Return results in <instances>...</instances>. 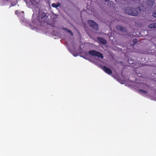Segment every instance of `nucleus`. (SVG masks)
Instances as JSON below:
<instances>
[{
  "label": "nucleus",
  "instance_id": "7ed1b4c3",
  "mask_svg": "<svg viewBox=\"0 0 156 156\" xmlns=\"http://www.w3.org/2000/svg\"><path fill=\"white\" fill-rule=\"evenodd\" d=\"M87 23L89 26L95 30H97L98 29V24L94 21L91 20H88Z\"/></svg>",
  "mask_w": 156,
  "mask_h": 156
},
{
  "label": "nucleus",
  "instance_id": "9b49d317",
  "mask_svg": "<svg viewBox=\"0 0 156 156\" xmlns=\"http://www.w3.org/2000/svg\"><path fill=\"white\" fill-rule=\"evenodd\" d=\"M142 86L143 87V89L145 90H146L149 88V86L146 84H143Z\"/></svg>",
  "mask_w": 156,
  "mask_h": 156
},
{
  "label": "nucleus",
  "instance_id": "1a4fd4ad",
  "mask_svg": "<svg viewBox=\"0 0 156 156\" xmlns=\"http://www.w3.org/2000/svg\"><path fill=\"white\" fill-rule=\"evenodd\" d=\"M62 29L63 30L65 31L66 32L70 33L71 36H73V33L72 32L71 30L68 29L67 28H63Z\"/></svg>",
  "mask_w": 156,
  "mask_h": 156
},
{
  "label": "nucleus",
  "instance_id": "dca6fc26",
  "mask_svg": "<svg viewBox=\"0 0 156 156\" xmlns=\"http://www.w3.org/2000/svg\"><path fill=\"white\" fill-rule=\"evenodd\" d=\"M105 2L107 1H109L110 0H105Z\"/></svg>",
  "mask_w": 156,
  "mask_h": 156
},
{
  "label": "nucleus",
  "instance_id": "4468645a",
  "mask_svg": "<svg viewBox=\"0 0 156 156\" xmlns=\"http://www.w3.org/2000/svg\"><path fill=\"white\" fill-rule=\"evenodd\" d=\"M133 42L134 44H135L138 42V40L137 39L135 38L133 39Z\"/></svg>",
  "mask_w": 156,
  "mask_h": 156
},
{
  "label": "nucleus",
  "instance_id": "423d86ee",
  "mask_svg": "<svg viewBox=\"0 0 156 156\" xmlns=\"http://www.w3.org/2000/svg\"><path fill=\"white\" fill-rule=\"evenodd\" d=\"M97 39L99 42L102 44H107L106 40L103 38L99 37L97 38Z\"/></svg>",
  "mask_w": 156,
  "mask_h": 156
},
{
  "label": "nucleus",
  "instance_id": "9d476101",
  "mask_svg": "<svg viewBox=\"0 0 156 156\" xmlns=\"http://www.w3.org/2000/svg\"><path fill=\"white\" fill-rule=\"evenodd\" d=\"M60 5V4L59 3H58L57 4H56L55 3H53L52 4V6L53 7L55 8H57L58 6H59Z\"/></svg>",
  "mask_w": 156,
  "mask_h": 156
},
{
  "label": "nucleus",
  "instance_id": "0eeeda50",
  "mask_svg": "<svg viewBox=\"0 0 156 156\" xmlns=\"http://www.w3.org/2000/svg\"><path fill=\"white\" fill-rule=\"evenodd\" d=\"M154 2L153 0H148L147 2V5L149 7H151L153 5Z\"/></svg>",
  "mask_w": 156,
  "mask_h": 156
},
{
  "label": "nucleus",
  "instance_id": "ddd939ff",
  "mask_svg": "<svg viewBox=\"0 0 156 156\" xmlns=\"http://www.w3.org/2000/svg\"><path fill=\"white\" fill-rule=\"evenodd\" d=\"M139 90L144 93H147V91L146 90H143L141 89H139Z\"/></svg>",
  "mask_w": 156,
  "mask_h": 156
},
{
  "label": "nucleus",
  "instance_id": "2eb2a0df",
  "mask_svg": "<svg viewBox=\"0 0 156 156\" xmlns=\"http://www.w3.org/2000/svg\"><path fill=\"white\" fill-rule=\"evenodd\" d=\"M152 15L153 17L156 18V10L155 11L152 13Z\"/></svg>",
  "mask_w": 156,
  "mask_h": 156
},
{
  "label": "nucleus",
  "instance_id": "f8f14e48",
  "mask_svg": "<svg viewBox=\"0 0 156 156\" xmlns=\"http://www.w3.org/2000/svg\"><path fill=\"white\" fill-rule=\"evenodd\" d=\"M46 14L44 13H43L41 15V19H43L46 18Z\"/></svg>",
  "mask_w": 156,
  "mask_h": 156
},
{
  "label": "nucleus",
  "instance_id": "f257e3e1",
  "mask_svg": "<svg viewBox=\"0 0 156 156\" xmlns=\"http://www.w3.org/2000/svg\"><path fill=\"white\" fill-rule=\"evenodd\" d=\"M125 12L128 14L133 16H137L138 13L135 9L129 7L126 9Z\"/></svg>",
  "mask_w": 156,
  "mask_h": 156
},
{
  "label": "nucleus",
  "instance_id": "6e6552de",
  "mask_svg": "<svg viewBox=\"0 0 156 156\" xmlns=\"http://www.w3.org/2000/svg\"><path fill=\"white\" fill-rule=\"evenodd\" d=\"M148 27L151 29L156 28V23H152L150 24L148 26Z\"/></svg>",
  "mask_w": 156,
  "mask_h": 156
},
{
  "label": "nucleus",
  "instance_id": "f03ea898",
  "mask_svg": "<svg viewBox=\"0 0 156 156\" xmlns=\"http://www.w3.org/2000/svg\"><path fill=\"white\" fill-rule=\"evenodd\" d=\"M89 54L93 56L100 57L101 58H103L104 57L102 54L99 52L96 51L95 50H92L89 51Z\"/></svg>",
  "mask_w": 156,
  "mask_h": 156
},
{
  "label": "nucleus",
  "instance_id": "20e7f679",
  "mask_svg": "<svg viewBox=\"0 0 156 156\" xmlns=\"http://www.w3.org/2000/svg\"><path fill=\"white\" fill-rule=\"evenodd\" d=\"M101 69L105 73L110 75L112 73V71L109 68L107 67L106 66H104L101 67Z\"/></svg>",
  "mask_w": 156,
  "mask_h": 156
},
{
  "label": "nucleus",
  "instance_id": "39448f33",
  "mask_svg": "<svg viewBox=\"0 0 156 156\" xmlns=\"http://www.w3.org/2000/svg\"><path fill=\"white\" fill-rule=\"evenodd\" d=\"M117 30L118 31H120L124 32H127V30L126 27L121 25H118L116 27Z\"/></svg>",
  "mask_w": 156,
  "mask_h": 156
}]
</instances>
